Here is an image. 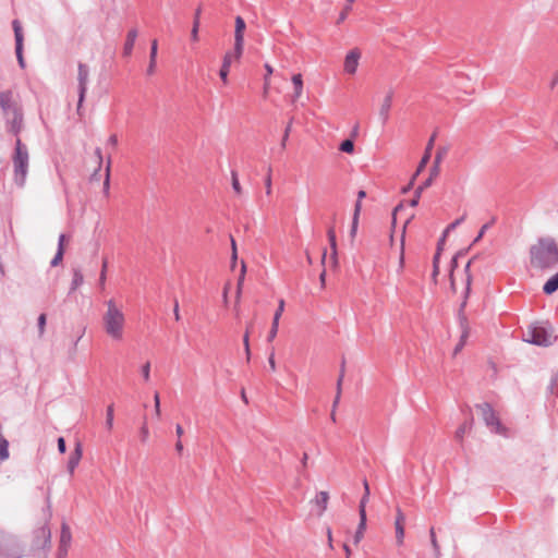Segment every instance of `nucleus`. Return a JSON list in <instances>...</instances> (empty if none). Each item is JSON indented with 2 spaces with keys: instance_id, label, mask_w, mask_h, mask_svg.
<instances>
[{
  "instance_id": "1",
  "label": "nucleus",
  "mask_w": 558,
  "mask_h": 558,
  "mask_svg": "<svg viewBox=\"0 0 558 558\" xmlns=\"http://www.w3.org/2000/svg\"><path fill=\"white\" fill-rule=\"evenodd\" d=\"M101 326L106 336L113 342H122L125 338L126 316L123 306L113 299L106 302L101 316Z\"/></svg>"
},
{
  "instance_id": "2",
  "label": "nucleus",
  "mask_w": 558,
  "mask_h": 558,
  "mask_svg": "<svg viewBox=\"0 0 558 558\" xmlns=\"http://www.w3.org/2000/svg\"><path fill=\"white\" fill-rule=\"evenodd\" d=\"M50 514L35 523L28 536V556L32 558H48L51 548Z\"/></svg>"
},
{
  "instance_id": "3",
  "label": "nucleus",
  "mask_w": 558,
  "mask_h": 558,
  "mask_svg": "<svg viewBox=\"0 0 558 558\" xmlns=\"http://www.w3.org/2000/svg\"><path fill=\"white\" fill-rule=\"evenodd\" d=\"M531 265L539 269H549L558 264V245L553 238H541L530 248Z\"/></svg>"
},
{
  "instance_id": "4",
  "label": "nucleus",
  "mask_w": 558,
  "mask_h": 558,
  "mask_svg": "<svg viewBox=\"0 0 558 558\" xmlns=\"http://www.w3.org/2000/svg\"><path fill=\"white\" fill-rule=\"evenodd\" d=\"M471 264H472V259H470L466 263V265L464 266L463 300H462V303L460 305L459 314H458L459 325H460V328H461V336H460L459 342L454 347V350H453V354L454 355L458 354L463 349V347L465 345L466 340H468V338L470 336V325H469V320H468V318H466V316L464 314V308L466 306V302H468V299H469V295H470V292H471V284H472V275L470 272Z\"/></svg>"
},
{
  "instance_id": "5",
  "label": "nucleus",
  "mask_w": 558,
  "mask_h": 558,
  "mask_svg": "<svg viewBox=\"0 0 558 558\" xmlns=\"http://www.w3.org/2000/svg\"><path fill=\"white\" fill-rule=\"evenodd\" d=\"M557 339L549 322H537L529 326L524 340L529 343L549 347Z\"/></svg>"
},
{
  "instance_id": "6",
  "label": "nucleus",
  "mask_w": 558,
  "mask_h": 558,
  "mask_svg": "<svg viewBox=\"0 0 558 558\" xmlns=\"http://www.w3.org/2000/svg\"><path fill=\"white\" fill-rule=\"evenodd\" d=\"M13 163L15 182L22 186L24 185L27 175L28 151L19 137L16 138L15 143V155L13 158Z\"/></svg>"
},
{
  "instance_id": "7",
  "label": "nucleus",
  "mask_w": 558,
  "mask_h": 558,
  "mask_svg": "<svg viewBox=\"0 0 558 558\" xmlns=\"http://www.w3.org/2000/svg\"><path fill=\"white\" fill-rule=\"evenodd\" d=\"M476 408L481 411L486 426L490 428L493 433L506 435V427H504L493 407L488 402L477 404Z\"/></svg>"
},
{
  "instance_id": "8",
  "label": "nucleus",
  "mask_w": 558,
  "mask_h": 558,
  "mask_svg": "<svg viewBox=\"0 0 558 558\" xmlns=\"http://www.w3.org/2000/svg\"><path fill=\"white\" fill-rule=\"evenodd\" d=\"M88 77H89L88 68L85 64L80 63L78 64V74H77V80H78L77 112H78V114H81V109H82V106H83V102L85 99V95L87 92Z\"/></svg>"
},
{
  "instance_id": "9",
  "label": "nucleus",
  "mask_w": 558,
  "mask_h": 558,
  "mask_svg": "<svg viewBox=\"0 0 558 558\" xmlns=\"http://www.w3.org/2000/svg\"><path fill=\"white\" fill-rule=\"evenodd\" d=\"M22 550L16 541L9 537L0 543V558H21Z\"/></svg>"
},
{
  "instance_id": "10",
  "label": "nucleus",
  "mask_w": 558,
  "mask_h": 558,
  "mask_svg": "<svg viewBox=\"0 0 558 558\" xmlns=\"http://www.w3.org/2000/svg\"><path fill=\"white\" fill-rule=\"evenodd\" d=\"M72 542V533L66 524H62L60 531L59 546L57 550V558H65Z\"/></svg>"
},
{
  "instance_id": "11",
  "label": "nucleus",
  "mask_w": 558,
  "mask_h": 558,
  "mask_svg": "<svg viewBox=\"0 0 558 558\" xmlns=\"http://www.w3.org/2000/svg\"><path fill=\"white\" fill-rule=\"evenodd\" d=\"M0 108L3 117L11 113L13 110L21 108L13 92L5 90L0 93Z\"/></svg>"
},
{
  "instance_id": "12",
  "label": "nucleus",
  "mask_w": 558,
  "mask_h": 558,
  "mask_svg": "<svg viewBox=\"0 0 558 558\" xmlns=\"http://www.w3.org/2000/svg\"><path fill=\"white\" fill-rule=\"evenodd\" d=\"M10 132L17 135L23 129V112L21 108L13 110L4 117Z\"/></svg>"
},
{
  "instance_id": "13",
  "label": "nucleus",
  "mask_w": 558,
  "mask_h": 558,
  "mask_svg": "<svg viewBox=\"0 0 558 558\" xmlns=\"http://www.w3.org/2000/svg\"><path fill=\"white\" fill-rule=\"evenodd\" d=\"M234 26V45L236 46V52L239 54L244 50V34L246 29V24L242 16L235 17Z\"/></svg>"
},
{
  "instance_id": "14",
  "label": "nucleus",
  "mask_w": 558,
  "mask_h": 558,
  "mask_svg": "<svg viewBox=\"0 0 558 558\" xmlns=\"http://www.w3.org/2000/svg\"><path fill=\"white\" fill-rule=\"evenodd\" d=\"M284 311V300L283 299H280L279 302H278V307L274 314V318H272V323H271V328L268 332V337H267V340L269 342L274 341L275 338L277 337V333H278V329H279V320L282 316V313Z\"/></svg>"
},
{
  "instance_id": "15",
  "label": "nucleus",
  "mask_w": 558,
  "mask_h": 558,
  "mask_svg": "<svg viewBox=\"0 0 558 558\" xmlns=\"http://www.w3.org/2000/svg\"><path fill=\"white\" fill-rule=\"evenodd\" d=\"M361 53L357 49L349 51L344 59V71L349 74H354L359 66Z\"/></svg>"
},
{
  "instance_id": "16",
  "label": "nucleus",
  "mask_w": 558,
  "mask_h": 558,
  "mask_svg": "<svg viewBox=\"0 0 558 558\" xmlns=\"http://www.w3.org/2000/svg\"><path fill=\"white\" fill-rule=\"evenodd\" d=\"M404 525H405V517L402 513L401 509L398 508L396 520H395L396 538H397L398 545H401L403 543Z\"/></svg>"
},
{
  "instance_id": "17",
  "label": "nucleus",
  "mask_w": 558,
  "mask_h": 558,
  "mask_svg": "<svg viewBox=\"0 0 558 558\" xmlns=\"http://www.w3.org/2000/svg\"><path fill=\"white\" fill-rule=\"evenodd\" d=\"M83 456V449L82 445L80 442L76 444L74 451L70 454L68 460V472L70 475H73L75 472V469L80 464V461Z\"/></svg>"
},
{
  "instance_id": "18",
  "label": "nucleus",
  "mask_w": 558,
  "mask_h": 558,
  "mask_svg": "<svg viewBox=\"0 0 558 558\" xmlns=\"http://www.w3.org/2000/svg\"><path fill=\"white\" fill-rule=\"evenodd\" d=\"M291 82L293 85V95H292V102L298 101L304 90V83H303V76L301 73L293 74L291 77Z\"/></svg>"
},
{
  "instance_id": "19",
  "label": "nucleus",
  "mask_w": 558,
  "mask_h": 558,
  "mask_svg": "<svg viewBox=\"0 0 558 558\" xmlns=\"http://www.w3.org/2000/svg\"><path fill=\"white\" fill-rule=\"evenodd\" d=\"M435 137H436V134H433L430 136V138L428 140V143H427V145L425 147L424 155H423V157H422V159H421V161L418 163L416 173L421 172L425 168L427 162L429 161L430 155H432V149L434 147Z\"/></svg>"
},
{
  "instance_id": "20",
  "label": "nucleus",
  "mask_w": 558,
  "mask_h": 558,
  "mask_svg": "<svg viewBox=\"0 0 558 558\" xmlns=\"http://www.w3.org/2000/svg\"><path fill=\"white\" fill-rule=\"evenodd\" d=\"M136 38H137V29H135V28L130 29L128 32L125 44L123 47L124 57H130L132 54Z\"/></svg>"
},
{
  "instance_id": "21",
  "label": "nucleus",
  "mask_w": 558,
  "mask_h": 558,
  "mask_svg": "<svg viewBox=\"0 0 558 558\" xmlns=\"http://www.w3.org/2000/svg\"><path fill=\"white\" fill-rule=\"evenodd\" d=\"M364 486H365V495L363 496V498L361 500V504H360V517H361V520H360V524H359V527H357V531H362V533H364L365 523H366L365 501H366V498H367V496L369 494L367 482L364 483Z\"/></svg>"
},
{
  "instance_id": "22",
  "label": "nucleus",
  "mask_w": 558,
  "mask_h": 558,
  "mask_svg": "<svg viewBox=\"0 0 558 558\" xmlns=\"http://www.w3.org/2000/svg\"><path fill=\"white\" fill-rule=\"evenodd\" d=\"M243 52L238 54L236 46L234 45L233 51H228L222 59V64L225 68H231L233 61L239 62Z\"/></svg>"
},
{
  "instance_id": "23",
  "label": "nucleus",
  "mask_w": 558,
  "mask_h": 558,
  "mask_svg": "<svg viewBox=\"0 0 558 558\" xmlns=\"http://www.w3.org/2000/svg\"><path fill=\"white\" fill-rule=\"evenodd\" d=\"M558 290V272L550 277L543 286V292L551 295Z\"/></svg>"
},
{
  "instance_id": "24",
  "label": "nucleus",
  "mask_w": 558,
  "mask_h": 558,
  "mask_svg": "<svg viewBox=\"0 0 558 558\" xmlns=\"http://www.w3.org/2000/svg\"><path fill=\"white\" fill-rule=\"evenodd\" d=\"M328 501L329 495L327 492H320L316 495L315 504L317 507H319V514H323L324 511L327 509Z\"/></svg>"
},
{
  "instance_id": "25",
  "label": "nucleus",
  "mask_w": 558,
  "mask_h": 558,
  "mask_svg": "<svg viewBox=\"0 0 558 558\" xmlns=\"http://www.w3.org/2000/svg\"><path fill=\"white\" fill-rule=\"evenodd\" d=\"M472 424H473V418H471L470 421H465L463 424H461L456 430V435H454L456 439L459 441H462L465 433L471 429Z\"/></svg>"
},
{
  "instance_id": "26",
  "label": "nucleus",
  "mask_w": 558,
  "mask_h": 558,
  "mask_svg": "<svg viewBox=\"0 0 558 558\" xmlns=\"http://www.w3.org/2000/svg\"><path fill=\"white\" fill-rule=\"evenodd\" d=\"M365 197H366V192L364 190L359 191L357 199L355 202L354 210H353V217H352L353 219L360 220V215H361V210H362V199Z\"/></svg>"
},
{
  "instance_id": "27",
  "label": "nucleus",
  "mask_w": 558,
  "mask_h": 558,
  "mask_svg": "<svg viewBox=\"0 0 558 558\" xmlns=\"http://www.w3.org/2000/svg\"><path fill=\"white\" fill-rule=\"evenodd\" d=\"M328 239L331 247V259L332 264L337 265V242H336V234L332 229L328 231Z\"/></svg>"
},
{
  "instance_id": "28",
  "label": "nucleus",
  "mask_w": 558,
  "mask_h": 558,
  "mask_svg": "<svg viewBox=\"0 0 558 558\" xmlns=\"http://www.w3.org/2000/svg\"><path fill=\"white\" fill-rule=\"evenodd\" d=\"M266 75L264 77V97L268 96L269 87H270V75L274 73V69L270 64H265Z\"/></svg>"
},
{
  "instance_id": "29",
  "label": "nucleus",
  "mask_w": 558,
  "mask_h": 558,
  "mask_svg": "<svg viewBox=\"0 0 558 558\" xmlns=\"http://www.w3.org/2000/svg\"><path fill=\"white\" fill-rule=\"evenodd\" d=\"M83 274L78 269L74 270L73 279L71 282V291H75L78 287H81L83 284Z\"/></svg>"
},
{
  "instance_id": "30",
  "label": "nucleus",
  "mask_w": 558,
  "mask_h": 558,
  "mask_svg": "<svg viewBox=\"0 0 558 558\" xmlns=\"http://www.w3.org/2000/svg\"><path fill=\"white\" fill-rule=\"evenodd\" d=\"M12 25L14 29L16 46H23V32L20 22L15 20L13 21Z\"/></svg>"
},
{
  "instance_id": "31",
  "label": "nucleus",
  "mask_w": 558,
  "mask_h": 558,
  "mask_svg": "<svg viewBox=\"0 0 558 558\" xmlns=\"http://www.w3.org/2000/svg\"><path fill=\"white\" fill-rule=\"evenodd\" d=\"M465 218H466V214H463L460 218H458L454 221H452L451 223H449L444 231L441 241H444V239L450 231L454 230L458 226H460L465 220Z\"/></svg>"
},
{
  "instance_id": "32",
  "label": "nucleus",
  "mask_w": 558,
  "mask_h": 558,
  "mask_svg": "<svg viewBox=\"0 0 558 558\" xmlns=\"http://www.w3.org/2000/svg\"><path fill=\"white\" fill-rule=\"evenodd\" d=\"M199 14H201V10L198 9L196 11L194 23H193V28L191 32V38L195 43L198 41Z\"/></svg>"
},
{
  "instance_id": "33",
  "label": "nucleus",
  "mask_w": 558,
  "mask_h": 558,
  "mask_svg": "<svg viewBox=\"0 0 558 558\" xmlns=\"http://www.w3.org/2000/svg\"><path fill=\"white\" fill-rule=\"evenodd\" d=\"M95 157H96V165H97V167H96L94 173L92 174V179L93 180H99V178L97 175H98V172H99V170L101 168V163H102V154H101L100 148H97L95 150Z\"/></svg>"
},
{
  "instance_id": "34",
  "label": "nucleus",
  "mask_w": 558,
  "mask_h": 558,
  "mask_svg": "<svg viewBox=\"0 0 558 558\" xmlns=\"http://www.w3.org/2000/svg\"><path fill=\"white\" fill-rule=\"evenodd\" d=\"M245 272H246V265L244 262H242L241 274H240V277L238 280L236 302H239L240 296H241V290H242V286L244 282Z\"/></svg>"
},
{
  "instance_id": "35",
  "label": "nucleus",
  "mask_w": 558,
  "mask_h": 558,
  "mask_svg": "<svg viewBox=\"0 0 558 558\" xmlns=\"http://www.w3.org/2000/svg\"><path fill=\"white\" fill-rule=\"evenodd\" d=\"M113 404L108 405L106 411V426L108 430H111L113 427Z\"/></svg>"
},
{
  "instance_id": "36",
  "label": "nucleus",
  "mask_w": 558,
  "mask_h": 558,
  "mask_svg": "<svg viewBox=\"0 0 558 558\" xmlns=\"http://www.w3.org/2000/svg\"><path fill=\"white\" fill-rule=\"evenodd\" d=\"M8 447H9L8 441L2 436H0V459L1 460H7L9 458Z\"/></svg>"
},
{
  "instance_id": "37",
  "label": "nucleus",
  "mask_w": 558,
  "mask_h": 558,
  "mask_svg": "<svg viewBox=\"0 0 558 558\" xmlns=\"http://www.w3.org/2000/svg\"><path fill=\"white\" fill-rule=\"evenodd\" d=\"M231 181H232V189L235 192L236 195H242V186L240 184L239 178L236 172H232L231 174Z\"/></svg>"
},
{
  "instance_id": "38",
  "label": "nucleus",
  "mask_w": 558,
  "mask_h": 558,
  "mask_svg": "<svg viewBox=\"0 0 558 558\" xmlns=\"http://www.w3.org/2000/svg\"><path fill=\"white\" fill-rule=\"evenodd\" d=\"M141 373H142V376H143V380L144 383H149L150 381V362H146L142 365L141 367Z\"/></svg>"
},
{
  "instance_id": "39",
  "label": "nucleus",
  "mask_w": 558,
  "mask_h": 558,
  "mask_svg": "<svg viewBox=\"0 0 558 558\" xmlns=\"http://www.w3.org/2000/svg\"><path fill=\"white\" fill-rule=\"evenodd\" d=\"M495 223V218H492V220L485 225L482 226L478 234L474 239L473 243L478 242L485 234V232Z\"/></svg>"
},
{
  "instance_id": "40",
  "label": "nucleus",
  "mask_w": 558,
  "mask_h": 558,
  "mask_svg": "<svg viewBox=\"0 0 558 558\" xmlns=\"http://www.w3.org/2000/svg\"><path fill=\"white\" fill-rule=\"evenodd\" d=\"M339 149L341 151L352 154L354 150V143L351 140H345L341 143Z\"/></svg>"
},
{
  "instance_id": "41",
  "label": "nucleus",
  "mask_w": 558,
  "mask_h": 558,
  "mask_svg": "<svg viewBox=\"0 0 558 558\" xmlns=\"http://www.w3.org/2000/svg\"><path fill=\"white\" fill-rule=\"evenodd\" d=\"M342 379H343V374L340 375V377L338 379V383H337V393H336V397H335V400H333L332 409H336L338 403H339V400H340V397H341Z\"/></svg>"
},
{
  "instance_id": "42",
  "label": "nucleus",
  "mask_w": 558,
  "mask_h": 558,
  "mask_svg": "<svg viewBox=\"0 0 558 558\" xmlns=\"http://www.w3.org/2000/svg\"><path fill=\"white\" fill-rule=\"evenodd\" d=\"M110 168H111V158H107L106 172H105V189L108 190L110 185Z\"/></svg>"
},
{
  "instance_id": "43",
  "label": "nucleus",
  "mask_w": 558,
  "mask_h": 558,
  "mask_svg": "<svg viewBox=\"0 0 558 558\" xmlns=\"http://www.w3.org/2000/svg\"><path fill=\"white\" fill-rule=\"evenodd\" d=\"M229 72H230V68H225L223 65H221L220 71H219V76L225 86H227L229 84V78H228Z\"/></svg>"
},
{
  "instance_id": "44",
  "label": "nucleus",
  "mask_w": 558,
  "mask_h": 558,
  "mask_svg": "<svg viewBox=\"0 0 558 558\" xmlns=\"http://www.w3.org/2000/svg\"><path fill=\"white\" fill-rule=\"evenodd\" d=\"M243 344L246 353L247 360H250L251 351H250V328L246 329L243 336Z\"/></svg>"
},
{
  "instance_id": "45",
  "label": "nucleus",
  "mask_w": 558,
  "mask_h": 558,
  "mask_svg": "<svg viewBox=\"0 0 558 558\" xmlns=\"http://www.w3.org/2000/svg\"><path fill=\"white\" fill-rule=\"evenodd\" d=\"M439 250L440 247L438 246V252L435 254L433 258V277H436L439 274Z\"/></svg>"
},
{
  "instance_id": "46",
  "label": "nucleus",
  "mask_w": 558,
  "mask_h": 558,
  "mask_svg": "<svg viewBox=\"0 0 558 558\" xmlns=\"http://www.w3.org/2000/svg\"><path fill=\"white\" fill-rule=\"evenodd\" d=\"M154 408H155V415L157 418H160L161 410H160V398L159 393L156 392L154 396Z\"/></svg>"
},
{
  "instance_id": "47",
  "label": "nucleus",
  "mask_w": 558,
  "mask_h": 558,
  "mask_svg": "<svg viewBox=\"0 0 558 558\" xmlns=\"http://www.w3.org/2000/svg\"><path fill=\"white\" fill-rule=\"evenodd\" d=\"M458 255H456L452 259H451V272H450V287L452 290H456V283H454V279H453V269L457 267V259H458Z\"/></svg>"
},
{
  "instance_id": "48",
  "label": "nucleus",
  "mask_w": 558,
  "mask_h": 558,
  "mask_svg": "<svg viewBox=\"0 0 558 558\" xmlns=\"http://www.w3.org/2000/svg\"><path fill=\"white\" fill-rule=\"evenodd\" d=\"M447 154V149L446 148H438V150L436 151V155H435V158H434V161L435 163H441L444 157L446 156Z\"/></svg>"
},
{
  "instance_id": "49",
  "label": "nucleus",
  "mask_w": 558,
  "mask_h": 558,
  "mask_svg": "<svg viewBox=\"0 0 558 558\" xmlns=\"http://www.w3.org/2000/svg\"><path fill=\"white\" fill-rule=\"evenodd\" d=\"M106 271H107V262H104L102 269H101V272L99 276V286L101 289L105 288V282H106V278H107Z\"/></svg>"
},
{
  "instance_id": "50",
  "label": "nucleus",
  "mask_w": 558,
  "mask_h": 558,
  "mask_svg": "<svg viewBox=\"0 0 558 558\" xmlns=\"http://www.w3.org/2000/svg\"><path fill=\"white\" fill-rule=\"evenodd\" d=\"M359 219L352 218L351 229H350V238L353 240L356 236L357 228H359Z\"/></svg>"
},
{
  "instance_id": "51",
  "label": "nucleus",
  "mask_w": 558,
  "mask_h": 558,
  "mask_svg": "<svg viewBox=\"0 0 558 558\" xmlns=\"http://www.w3.org/2000/svg\"><path fill=\"white\" fill-rule=\"evenodd\" d=\"M15 51H16V57H17L20 65L22 68H24L25 66V61H24V57H23V46H16L15 47Z\"/></svg>"
},
{
  "instance_id": "52",
  "label": "nucleus",
  "mask_w": 558,
  "mask_h": 558,
  "mask_svg": "<svg viewBox=\"0 0 558 558\" xmlns=\"http://www.w3.org/2000/svg\"><path fill=\"white\" fill-rule=\"evenodd\" d=\"M157 50H158V41L156 39H154L151 41L150 54H149V59H153V61L157 59Z\"/></svg>"
},
{
  "instance_id": "53",
  "label": "nucleus",
  "mask_w": 558,
  "mask_h": 558,
  "mask_svg": "<svg viewBox=\"0 0 558 558\" xmlns=\"http://www.w3.org/2000/svg\"><path fill=\"white\" fill-rule=\"evenodd\" d=\"M46 326V314H40L38 317L39 333L43 335Z\"/></svg>"
},
{
  "instance_id": "54",
  "label": "nucleus",
  "mask_w": 558,
  "mask_h": 558,
  "mask_svg": "<svg viewBox=\"0 0 558 558\" xmlns=\"http://www.w3.org/2000/svg\"><path fill=\"white\" fill-rule=\"evenodd\" d=\"M63 254H64V252L58 251L56 256L51 260V266H53V267L58 266L63 259Z\"/></svg>"
},
{
  "instance_id": "55",
  "label": "nucleus",
  "mask_w": 558,
  "mask_h": 558,
  "mask_svg": "<svg viewBox=\"0 0 558 558\" xmlns=\"http://www.w3.org/2000/svg\"><path fill=\"white\" fill-rule=\"evenodd\" d=\"M290 131H291V122L288 123L286 130H284V134H283V137H282V141H281V147L284 149L286 148V145H287V141H288V137H289V134H290Z\"/></svg>"
},
{
  "instance_id": "56",
  "label": "nucleus",
  "mask_w": 558,
  "mask_h": 558,
  "mask_svg": "<svg viewBox=\"0 0 558 558\" xmlns=\"http://www.w3.org/2000/svg\"><path fill=\"white\" fill-rule=\"evenodd\" d=\"M149 436V430L146 424H144L141 428V439L143 442H146Z\"/></svg>"
},
{
  "instance_id": "57",
  "label": "nucleus",
  "mask_w": 558,
  "mask_h": 558,
  "mask_svg": "<svg viewBox=\"0 0 558 558\" xmlns=\"http://www.w3.org/2000/svg\"><path fill=\"white\" fill-rule=\"evenodd\" d=\"M350 10H351V7H350V5H347V7L341 11V13H340V15H339V19H338V22H337L338 24H339V23H341V22H343V21L347 19V16H348V14H349Z\"/></svg>"
},
{
  "instance_id": "58",
  "label": "nucleus",
  "mask_w": 558,
  "mask_h": 558,
  "mask_svg": "<svg viewBox=\"0 0 558 558\" xmlns=\"http://www.w3.org/2000/svg\"><path fill=\"white\" fill-rule=\"evenodd\" d=\"M65 242H66V236L64 234H61L59 236L58 251H62V252L65 251Z\"/></svg>"
},
{
  "instance_id": "59",
  "label": "nucleus",
  "mask_w": 558,
  "mask_h": 558,
  "mask_svg": "<svg viewBox=\"0 0 558 558\" xmlns=\"http://www.w3.org/2000/svg\"><path fill=\"white\" fill-rule=\"evenodd\" d=\"M439 163L433 162V166L429 170V175H432L433 179L439 174Z\"/></svg>"
},
{
  "instance_id": "60",
  "label": "nucleus",
  "mask_w": 558,
  "mask_h": 558,
  "mask_svg": "<svg viewBox=\"0 0 558 558\" xmlns=\"http://www.w3.org/2000/svg\"><path fill=\"white\" fill-rule=\"evenodd\" d=\"M430 541H432V544H433V547L435 548V550L438 551L439 550V546H438V543L436 541V535H435L434 527L430 529Z\"/></svg>"
},
{
  "instance_id": "61",
  "label": "nucleus",
  "mask_w": 558,
  "mask_h": 558,
  "mask_svg": "<svg viewBox=\"0 0 558 558\" xmlns=\"http://www.w3.org/2000/svg\"><path fill=\"white\" fill-rule=\"evenodd\" d=\"M58 450L60 451V453H64L66 450L65 440L63 437H60L58 439Z\"/></svg>"
},
{
  "instance_id": "62",
  "label": "nucleus",
  "mask_w": 558,
  "mask_h": 558,
  "mask_svg": "<svg viewBox=\"0 0 558 558\" xmlns=\"http://www.w3.org/2000/svg\"><path fill=\"white\" fill-rule=\"evenodd\" d=\"M231 248H232L231 258L232 259H238L236 243H235V240L233 238H231Z\"/></svg>"
},
{
  "instance_id": "63",
  "label": "nucleus",
  "mask_w": 558,
  "mask_h": 558,
  "mask_svg": "<svg viewBox=\"0 0 558 558\" xmlns=\"http://www.w3.org/2000/svg\"><path fill=\"white\" fill-rule=\"evenodd\" d=\"M432 182H433V178H432V175H429V177L424 181V183H423V184L417 189V192H418V191H422L424 187L429 186V185L432 184Z\"/></svg>"
},
{
  "instance_id": "64",
  "label": "nucleus",
  "mask_w": 558,
  "mask_h": 558,
  "mask_svg": "<svg viewBox=\"0 0 558 558\" xmlns=\"http://www.w3.org/2000/svg\"><path fill=\"white\" fill-rule=\"evenodd\" d=\"M265 185H266V194L270 195L271 194V179H270V177H268L266 179Z\"/></svg>"
}]
</instances>
